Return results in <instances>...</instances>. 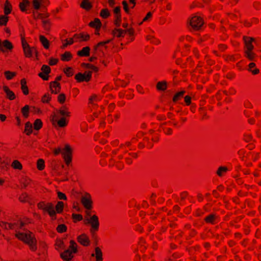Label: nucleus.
I'll use <instances>...</instances> for the list:
<instances>
[{
    "label": "nucleus",
    "instance_id": "19",
    "mask_svg": "<svg viewBox=\"0 0 261 261\" xmlns=\"http://www.w3.org/2000/svg\"><path fill=\"white\" fill-rule=\"evenodd\" d=\"M90 48L88 46L84 47L82 50L77 51V55L80 57H88L90 55Z\"/></svg>",
    "mask_w": 261,
    "mask_h": 261
},
{
    "label": "nucleus",
    "instance_id": "7",
    "mask_svg": "<svg viewBox=\"0 0 261 261\" xmlns=\"http://www.w3.org/2000/svg\"><path fill=\"white\" fill-rule=\"evenodd\" d=\"M22 45L24 55L25 57L31 58L33 54H37V52L36 48L34 47H31L26 42L22 41Z\"/></svg>",
    "mask_w": 261,
    "mask_h": 261
},
{
    "label": "nucleus",
    "instance_id": "30",
    "mask_svg": "<svg viewBox=\"0 0 261 261\" xmlns=\"http://www.w3.org/2000/svg\"><path fill=\"white\" fill-rule=\"evenodd\" d=\"M72 57L71 54L69 51H66L64 54L61 55V60L63 61H69Z\"/></svg>",
    "mask_w": 261,
    "mask_h": 261
},
{
    "label": "nucleus",
    "instance_id": "38",
    "mask_svg": "<svg viewBox=\"0 0 261 261\" xmlns=\"http://www.w3.org/2000/svg\"><path fill=\"white\" fill-rule=\"evenodd\" d=\"M111 40L109 39V40H107L105 41H102V42H99L96 45H95L94 46V50L95 51L98 50L100 47H101V46H105L107 44H108L109 43H110L111 42Z\"/></svg>",
    "mask_w": 261,
    "mask_h": 261
},
{
    "label": "nucleus",
    "instance_id": "23",
    "mask_svg": "<svg viewBox=\"0 0 261 261\" xmlns=\"http://www.w3.org/2000/svg\"><path fill=\"white\" fill-rule=\"evenodd\" d=\"M31 182V180L27 177H23L20 179V183L22 188H26Z\"/></svg>",
    "mask_w": 261,
    "mask_h": 261
},
{
    "label": "nucleus",
    "instance_id": "6",
    "mask_svg": "<svg viewBox=\"0 0 261 261\" xmlns=\"http://www.w3.org/2000/svg\"><path fill=\"white\" fill-rule=\"evenodd\" d=\"M188 24L193 30L198 31L201 29L203 24V21L200 17L194 16L190 20Z\"/></svg>",
    "mask_w": 261,
    "mask_h": 261
},
{
    "label": "nucleus",
    "instance_id": "63",
    "mask_svg": "<svg viewBox=\"0 0 261 261\" xmlns=\"http://www.w3.org/2000/svg\"><path fill=\"white\" fill-rule=\"evenodd\" d=\"M137 90L138 92H139L141 94H144L145 93V91L143 90V88L140 85H137L136 87Z\"/></svg>",
    "mask_w": 261,
    "mask_h": 261
},
{
    "label": "nucleus",
    "instance_id": "54",
    "mask_svg": "<svg viewBox=\"0 0 261 261\" xmlns=\"http://www.w3.org/2000/svg\"><path fill=\"white\" fill-rule=\"evenodd\" d=\"M227 171V168L225 167H220L218 170L217 172V174L221 176H222V172H226Z\"/></svg>",
    "mask_w": 261,
    "mask_h": 261
},
{
    "label": "nucleus",
    "instance_id": "47",
    "mask_svg": "<svg viewBox=\"0 0 261 261\" xmlns=\"http://www.w3.org/2000/svg\"><path fill=\"white\" fill-rule=\"evenodd\" d=\"M184 93H185L184 91H181L176 93L173 97V101L174 102H176L179 97H182L184 95Z\"/></svg>",
    "mask_w": 261,
    "mask_h": 261
},
{
    "label": "nucleus",
    "instance_id": "48",
    "mask_svg": "<svg viewBox=\"0 0 261 261\" xmlns=\"http://www.w3.org/2000/svg\"><path fill=\"white\" fill-rule=\"evenodd\" d=\"M67 123L66 122L65 119L64 118H61L58 121V125L61 127H64L67 125Z\"/></svg>",
    "mask_w": 261,
    "mask_h": 261
},
{
    "label": "nucleus",
    "instance_id": "49",
    "mask_svg": "<svg viewBox=\"0 0 261 261\" xmlns=\"http://www.w3.org/2000/svg\"><path fill=\"white\" fill-rule=\"evenodd\" d=\"M8 21V18L6 16H1L0 17V25H6Z\"/></svg>",
    "mask_w": 261,
    "mask_h": 261
},
{
    "label": "nucleus",
    "instance_id": "13",
    "mask_svg": "<svg viewBox=\"0 0 261 261\" xmlns=\"http://www.w3.org/2000/svg\"><path fill=\"white\" fill-rule=\"evenodd\" d=\"M126 33V31L119 28L114 29L112 31L113 35L118 38L124 37Z\"/></svg>",
    "mask_w": 261,
    "mask_h": 261
},
{
    "label": "nucleus",
    "instance_id": "46",
    "mask_svg": "<svg viewBox=\"0 0 261 261\" xmlns=\"http://www.w3.org/2000/svg\"><path fill=\"white\" fill-rule=\"evenodd\" d=\"M152 14L151 12H148L146 16L143 18V20L139 23V25H141L143 22L148 21L150 20L152 17Z\"/></svg>",
    "mask_w": 261,
    "mask_h": 261
},
{
    "label": "nucleus",
    "instance_id": "9",
    "mask_svg": "<svg viewBox=\"0 0 261 261\" xmlns=\"http://www.w3.org/2000/svg\"><path fill=\"white\" fill-rule=\"evenodd\" d=\"M91 77V72H85L84 73H79L75 76V79L79 82L89 81Z\"/></svg>",
    "mask_w": 261,
    "mask_h": 261
},
{
    "label": "nucleus",
    "instance_id": "61",
    "mask_svg": "<svg viewBox=\"0 0 261 261\" xmlns=\"http://www.w3.org/2000/svg\"><path fill=\"white\" fill-rule=\"evenodd\" d=\"M58 62V60L55 58H50L49 60V64L51 66L56 65Z\"/></svg>",
    "mask_w": 261,
    "mask_h": 261
},
{
    "label": "nucleus",
    "instance_id": "32",
    "mask_svg": "<svg viewBox=\"0 0 261 261\" xmlns=\"http://www.w3.org/2000/svg\"><path fill=\"white\" fill-rule=\"evenodd\" d=\"M32 125L30 122H27L25 124L24 133L27 135H30L32 133Z\"/></svg>",
    "mask_w": 261,
    "mask_h": 261
},
{
    "label": "nucleus",
    "instance_id": "10",
    "mask_svg": "<svg viewBox=\"0 0 261 261\" xmlns=\"http://www.w3.org/2000/svg\"><path fill=\"white\" fill-rule=\"evenodd\" d=\"M13 45L8 40H5L3 41L0 40V50L3 52H5L8 50H11L13 48Z\"/></svg>",
    "mask_w": 261,
    "mask_h": 261
},
{
    "label": "nucleus",
    "instance_id": "60",
    "mask_svg": "<svg viewBox=\"0 0 261 261\" xmlns=\"http://www.w3.org/2000/svg\"><path fill=\"white\" fill-rule=\"evenodd\" d=\"M39 76L43 80L47 81L48 80V73H44L43 72H40V73H39Z\"/></svg>",
    "mask_w": 261,
    "mask_h": 261
},
{
    "label": "nucleus",
    "instance_id": "34",
    "mask_svg": "<svg viewBox=\"0 0 261 261\" xmlns=\"http://www.w3.org/2000/svg\"><path fill=\"white\" fill-rule=\"evenodd\" d=\"M100 16L104 19H106L110 16V12L108 9H103L101 10Z\"/></svg>",
    "mask_w": 261,
    "mask_h": 261
},
{
    "label": "nucleus",
    "instance_id": "3",
    "mask_svg": "<svg viewBox=\"0 0 261 261\" xmlns=\"http://www.w3.org/2000/svg\"><path fill=\"white\" fill-rule=\"evenodd\" d=\"M243 40L245 45V47L247 48L245 50L244 53L245 56L250 60H253L254 57L256 56L255 54L252 51L253 49V45L252 42L254 41L253 38L244 36Z\"/></svg>",
    "mask_w": 261,
    "mask_h": 261
},
{
    "label": "nucleus",
    "instance_id": "14",
    "mask_svg": "<svg viewBox=\"0 0 261 261\" xmlns=\"http://www.w3.org/2000/svg\"><path fill=\"white\" fill-rule=\"evenodd\" d=\"M3 90L6 93V97L10 99V100H12L15 98V95L14 93L11 91L8 87L6 86H4L3 87Z\"/></svg>",
    "mask_w": 261,
    "mask_h": 261
},
{
    "label": "nucleus",
    "instance_id": "24",
    "mask_svg": "<svg viewBox=\"0 0 261 261\" xmlns=\"http://www.w3.org/2000/svg\"><path fill=\"white\" fill-rule=\"evenodd\" d=\"M39 40L41 44L45 49H48L49 48V42L46 38H45L43 35H40L39 36Z\"/></svg>",
    "mask_w": 261,
    "mask_h": 261
},
{
    "label": "nucleus",
    "instance_id": "57",
    "mask_svg": "<svg viewBox=\"0 0 261 261\" xmlns=\"http://www.w3.org/2000/svg\"><path fill=\"white\" fill-rule=\"evenodd\" d=\"M57 194H58V197L60 199H61V200H66L67 199L66 196L63 193L61 192H58L57 193Z\"/></svg>",
    "mask_w": 261,
    "mask_h": 261
},
{
    "label": "nucleus",
    "instance_id": "62",
    "mask_svg": "<svg viewBox=\"0 0 261 261\" xmlns=\"http://www.w3.org/2000/svg\"><path fill=\"white\" fill-rule=\"evenodd\" d=\"M87 68L92 70V71H97L98 70V68L94 66V65H93L92 64H87Z\"/></svg>",
    "mask_w": 261,
    "mask_h": 261
},
{
    "label": "nucleus",
    "instance_id": "5",
    "mask_svg": "<svg viewBox=\"0 0 261 261\" xmlns=\"http://www.w3.org/2000/svg\"><path fill=\"white\" fill-rule=\"evenodd\" d=\"M87 215L89 216V217L87 218L86 220L87 221V223L91 226V232L94 233L97 231L99 227V222L98 216L95 215L91 216L89 213H88Z\"/></svg>",
    "mask_w": 261,
    "mask_h": 261
},
{
    "label": "nucleus",
    "instance_id": "64",
    "mask_svg": "<svg viewBox=\"0 0 261 261\" xmlns=\"http://www.w3.org/2000/svg\"><path fill=\"white\" fill-rule=\"evenodd\" d=\"M156 88L158 90H163V82H159L156 85Z\"/></svg>",
    "mask_w": 261,
    "mask_h": 261
},
{
    "label": "nucleus",
    "instance_id": "45",
    "mask_svg": "<svg viewBox=\"0 0 261 261\" xmlns=\"http://www.w3.org/2000/svg\"><path fill=\"white\" fill-rule=\"evenodd\" d=\"M37 168L39 170H42L44 168V161L42 159L38 160Z\"/></svg>",
    "mask_w": 261,
    "mask_h": 261
},
{
    "label": "nucleus",
    "instance_id": "53",
    "mask_svg": "<svg viewBox=\"0 0 261 261\" xmlns=\"http://www.w3.org/2000/svg\"><path fill=\"white\" fill-rule=\"evenodd\" d=\"M65 99H66V96L64 94L61 93L59 95V96L58 97V100L60 103H64L65 101Z\"/></svg>",
    "mask_w": 261,
    "mask_h": 261
},
{
    "label": "nucleus",
    "instance_id": "35",
    "mask_svg": "<svg viewBox=\"0 0 261 261\" xmlns=\"http://www.w3.org/2000/svg\"><path fill=\"white\" fill-rule=\"evenodd\" d=\"M121 21V15H114V23L117 28H118L120 26Z\"/></svg>",
    "mask_w": 261,
    "mask_h": 261
},
{
    "label": "nucleus",
    "instance_id": "17",
    "mask_svg": "<svg viewBox=\"0 0 261 261\" xmlns=\"http://www.w3.org/2000/svg\"><path fill=\"white\" fill-rule=\"evenodd\" d=\"M122 4L125 12L127 13H129V8H134L136 5V2H129V5H128L127 2L126 1H123L122 3Z\"/></svg>",
    "mask_w": 261,
    "mask_h": 261
},
{
    "label": "nucleus",
    "instance_id": "31",
    "mask_svg": "<svg viewBox=\"0 0 261 261\" xmlns=\"http://www.w3.org/2000/svg\"><path fill=\"white\" fill-rule=\"evenodd\" d=\"M12 6L10 3L7 0L5 4L4 13L5 15L10 14L11 12Z\"/></svg>",
    "mask_w": 261,
    "mask_h": 261
},
{
    "label": "nucleus",
    "instance_id": "1",
    "mask_svg": "<svg viewBox=\"0 0 261 261\" xmlns=\"http://www.w3.org/2000/svg\"><path fill=\"white\" fill-rule=\"evenodd\" d=\"M30 222L31 220L29 219L24 218L13 224L2 222L0 223V226L4 229L15 230L16 237L28 244L31 250L35 251L37 249L36 240L34 234L28 230H24L25 225Z\"/></svg>",
    "mask_w": 261,
    "mask_h": 261
},
{
    "label": "nucleus",
    "instance_id": "12",
    "mask_svg": "<svg viewBox=\"0 0 261 261\" xmlns=\"http://www.w3.org/2000/svg\"><path fill=\"white\" fill-rule=\"evenodd\" d=\"M78 242L83 246H88L90 241L89 238L85 234H82L77 237Z\"/></svg>",
    "mask_w": 261,
    "mask_h": 261
},
{
    "label": "nucleus",
    "instance_id": "52",
    "mask_svg": "<svg viewBox=\"0 0 261 261\" xmlns=\"http://www.w3.org/2000/svg\"><path fill=\"white\" fill-rule=\"evenodd\" d=\"M41 71L42 72L44 73H49L50 72V67L46 65H43L41 67Z\"/></svg>",
    "mask_w": 261,
    "mask_h": 261
},
{
    "label": "nucleus",
    "instance_id": "36",
    "mask_svg": "<svg viewBox=\"0 0 261 261\" xmlns=\"http://www.w3.org/2000/svg\"><path fill=\"white\" fill-rule=\"evenodd\" d=\"M216 219L217 216L215 214H211L205 218V220L207 223H214Z\"/></svg>",
    "mask_w": 261,
    "mask_h": 261
},
{
    "label": "nucleus",
    "instance_id": "26",
    "mask_svg": "<svg viewBox=\"0 0 261 261\" xmlns=\"http://www.w3.org/2000/svg\"><path fill=\"white\" fill-rule=\"evenodd\" d=\"M81 7L86 10H89L92 8V4L88 0H83L80 5Z\"/></svg>",
    "mask_w": 261,
    "mask_h": 261
},
{
    "label": "nucleus",
    "instance_id": "39",
    "mask_svg": "<svg viewBox=\"0 0 261 261\" xmlns=\"http://www.w3.org/2000/svg\"><path fill=\"white\" fill-rule=\"evenodd\" d=\"M42 126V122L40 119H36L34 123V128L36 130L40 129Z\"/></svg>",
    "mask_w": 261,
    "mask_h": 261
},
{
    "label": "nucleus",
    "instance_id": "55",
    "mask_svg": "<svg viewBox=\"0 0 261 261\" xmlns=\"http://www.w3.org/2000/svg\"><path fill=\"white\" fill-rule=\"evenodd\" d=\"M72 218L75 221H81L83 219V217L80 214H72Z\"/></svg>",
    "mask_w": 261,
    "mask_h": 261
},
{
    "label": "nucleus",
    "instance_id": "44",
    "mask_svg": "<svg viewBox=\"0 0 261 261\" xmlns=\"http://www.w3.org/2000/svg\"><path fill=\"white\" fill-rule=\"evenodd\" d=\"M67 227L64 224H60L57 227V230L59 233H63L66 231Z\"/></svg>",
    "mask_w": 261,
    "mask_h": 261
},
{
    "label": "nucleus",
    "instance_id": "56",
    "mask_svg": "<svg viewBox=\"0 0 261 261\" xmlns=\"http://www.w3.org/2000/svg\"><path fill=\"white\" fill-rule=\"evenodd\" d=\"M40 16V19L41 20L42 22H43V21L48 20L47 18L49 17V15L48 13H41Z\"/></svg>",
    "mask_w": 261,
    "mask_h": 261
},
{
    "label": "nucleus",
    "instance_id": "16",
    "mask_svg": "<svg viewBox=\"0 0 261 261\" xmlns=\"http://www.w3.org/2000/svg\"><path fill=\"white\" fill-rule=\"evenodd\" d=\"M50 88L52 93L57 94L60 90V84L57 81L53 82L50 84Z\"/></svg>",
    "mask_w": 261,
    "mask_h": 261
},
{
    "label": "nucleus",
    "instance_id": "11",
    "mask_svg": "<svg viewBox=\"0 0 261 261\" xmlns=\"http://www.w3.org/2000/svg\"><path fill=\"white\" fill-rule=\"evenodd\" d=\"M90 38V35L87 34L80 33L74 35V39L75 42H81L88 41Z\"/></svg>",
    "mask_w": 261,
    "mask_h": 261
},
{
    "label": "nucleus",
    "instance_id": "21",
    "mask_svg": "<svg viewBox=\"0 0 261 261\" xmlns=\"http://www.w3.org/2000/svg\"><path fill=\"white\" fill-rule=\"evenodd\" d=\"M92 256H95L96 261H102V253L99 247L95 248V254H92Z\"/></svg>",
    "mask_w": 261,
    "mask_h": 261
},
{
    "label": "nucleus",
    "instance_id": "20",
    "mask_svg": "<svg viewBox=\"0 0 261 261\" xmlns=\"http://www.w3.org/2000/svg\"><path fill=\"white\" fill-rule=\"evenodd\" d=\"M89 25L95 30H99L101 26V23L99 19L95 18L93 21L89 23Z\"/></svg>",
    "mask_w": 261,
    "mask_h": 261
},
{
    "label": "nucleus",
    "instance_id": "2",
    "mask_svg": "<svg viewBox=\"0 0 261 261\" xmlns=\"http://www.w3.org/2000/svg\"><path fill=\"white\" fill-rule=\"evenodd\" d=\"M77 244L74 241H70V245L68 249L60 254L61 257L64 261H69L73 257V254L77 252Z\"/></svg>",
    "mask_w": 261,
    "mask_h": 261
},
{
    "label": "nucleus",
    "instance_id": "59",
    "mask_svg": "<svg viewBox=\"0 0 261 261\" xmlns=\"http://www.w3.org/2000/svg\"><path fill=\"white\" fill-rule=\"evenodd\" d=\"M145 242L143 239H141L139 242V245L140 247L141 251L144 249L146 247L145 246Z\"/></svg>",
    "mask_w": 261,
    "mask_h": 261
},
{
    "label": "nucleus",
    "instance_id": "40",
    "mask_svg": "<svg viewBox=\"0 0 261 261\" xmlns=\"http://www.w3.org/2000/svg\"><path fill=\"white\" fill-rule=\"evenodd\" d=\"M4 74L6 76V78L8 80H10L12 79L16 75V73L14 72H11L10 71H6L4 72Z\"/></svg>",
    "mask_w": 261,
    "mask_h": 261
},
{
    "label": "nucleus",
    "instance_id": "37",
    "mask_svg": "<svg viewBox=\"0 0 261 261\" xmlns=\"http://www.w3.org/2000/svg\"><path fill=\"white\" fill-rule=\"evenodd\" d=\"M64 207V203L62 201H58L56 206V212L61 213L63 211Z\"/></svg>",
    "mask_w": 261,
    "mask_h": 261
},
{
    "label": "nucleus",
    "instance_id": "27",
    "mask_svg": "<svg viewBox=\"0 0 261 261\" xmlns=\"http://www.w3.org/2000/svg\"><path fill=\"white\" fill-rule=\"evenodd\" d=\"M11 167L14 169H17L19 170H21L22 169V164L19 161L17 160H14L12 162L11 164Z\"/></svg>",
    "mask_w": 261,
    "mask_h": 261
},
{
    "label": "nucleus",
    "instance_id": "25",
    "mask_svg": "<svg viewBox=\"0 0 261 261\" xmlns=\"http://www.w3.org/2000/svg\"><path fill=\"white\" fill-rule=\"evenodd\" d=\"M30 2L28 0H23L19 4V8L22 12L27 11V8L29 6Z\"/></svg>",
    "mask_w": 261,
    "mask_h": 261
},
{
    "label": "nucleus",
    "instance_id": "51",
    "mask_svg": "<svg viewBox=\"0 0 261 261\" xmlns=\"http://www.w3.org/2000/svg\"><path fill=\"white\" fill-rule=\"evenodd\" d=\"M65 41L66 42L63 44V47H66L68 45L72 44L74 42H75L74 39V37L73 38H70L69 40L66 39Z\"/></svg>",
    "mask_w": 261,
    "mask_h": 261
},
{
    "label": "nucleus",
    "instance_id": "43",
    "mask_svg": "<svg viewBox=\"0 0 261 261\" xmlns=\"http://www.w3.org/2000/svg\"><path fill=\"white\" fill-rule=\"evenodd\" d=\"M51 99V96L49 93L45 94L42 97L41 101L43 103H48Z\"/></svg>",
    "mask_w": 261,
    "mask_h": 261
},
{
    "label": "nucleus",
    "instance_id": "58",
    "mask_svg": "<svg viewBox=\"0 0 261 261\" xmlns=\"http://www.w3.org/2000/svg\"><path fill=\"white\" fill-rule=\"evenodd\" d=\"M37 11L38 10L33 11V15L35 19H40L41 17L40 15H41V13H38Z\"/></svg>",
    "mask_w": 261,
    "mask_h": 261
},
{
    "label": "nucleus",
    "instance_id": "29",
    "mask_svg": "<svg viewBox=\"0 0 261 261\" xmlns=\"http://www.w3.org/2000/svg\"><path fill=\"white\" fill-rule=\"evenodd\" d=\"M42 27L44 30L46 31L49 32L50 30L51 27V22L49 19H48L47 20H44L43 21V22H42Z\"/></svg>",
    "mask_w": 261,
    "mask_h": 261
},
{
    "label": "nucleus",
    "instance_id": "41",
    "mask_svg": "<svg viewBox=\"0 0 261 261\" xmlns=\"http://www.w3.org/2000/svg\"><path fill=\"white\" fill-rule=\"evenodd\" d=\"M21 111L23 117L27 118L29 116V106L28 105H25L21 109Z\"/></svg>",
    "mask_w": 261,
    "mask_h": 261
},
{
    "label": "nucleus",
    "instance_id": "33",
    "mask_svg": "<svg viewBox=\"0 0 261 261\" xmlns=\"http://www.w3.org/2000/svg\"><path fill=\"white\" fill-rule=\"evenodd\" d=\"M64 242L61 240H57L55 244L56 249L58 251H60L64 248Z\"/></svg>",
    "mask_w": 261,
    "mask_h": 261
},
{
    "label": "nucleus",
    "instance_id": "18",
    "mask_svg": "<svg viewBox=\"0 0 261 261\" xmlns=\"http://www.w3.org/2000/svg\"><path fill=\"white\" fill-rule=\"evenodd\" d=\"M31 4L33 10H38L43 5V0H32Z\"/></svg>",
    "mask_w": 261,
    "mask_h": 261
},
{
    "label": "nucleus",
    "instance_id": "50",
    "mask_svg": "<svg viewBox=\"0 0 261 261\" xmlns=\"http://www.w3.org/2000/svg\"><path fill=\"white\" fill-rule=\"evenodd\" d=\"M64 73L67 76L70 77L72 76L73 74V69L71 67H67L64 70Z\"/></svg>",
    "mask_w": 261,
    "mask_h": 261
},
{
    "label": "nucleus",
    "instance_id": "8",
    "mask_svg": "<svg viewBox=\"0 0 261 261\" xmlns=\"http://www.w3.org/2000/svg\"><path fill=\"white\" fill-rule=\"evenodd\" d=\"M81 202L86 208L88 210L92 208V201L91 196L89 194L86 193L82 197Z\"/></svg>",
    "mask_w": 261,
    "mask_h": 261
},
{
    "label": "nucleus",
    "instance_id": "42",
    "mask_svg": "<svg viewBox=\"0 0 261 261\" xmlns=\"http://www.w3.org/2000/svg\"><path fill=\"white\" fill-rule=\"evenodd\" d=\"M60 114L63 116H69L70 113L68 111L67 109L63 107L61 108V109L59 110Z\"/></svg>",
    "mask_w": 261,
    "mask_h": 261
},
{
    "label": "nucleus",
    "instance_id": "15",
    "mask_svg": "<svg viewBox=\"0 0 261 261\" xmlns=\"http://www.w3.org/2000/svg\"><path fill=\"white\" fill-rule=\"evenodd\" d=\"M62 153L63 156V158H71L72 156V150L71 147L69 145H66L63 151H62Z\"/></svg>",
    "mask_w": 261,
    "mask_h": 261
},
{
    "label": "nucleus",
    "instance_id": "4",
    "mask_svg": "<svg viewBox=\"0 0 261 261\" xmlns=\"http://www.w3.org/2000/svg\"><path fill=\"white\" fill-rule=\"evenodd\" d=\"M38 207L48 213L52 219H56V212L53 204L49 202H40L38 204Z\"/></svg>",
    "mask_w": 261,
    "mask_h": 261
},
{
    "label": "nucleus",
    "instance_id": "22",
    "mask_svg": "<svg viewBox=\"0 0 261 261\" xmlns=\"http://www.w3.org/2000/svg\"><path fill=\"white\" fill-rule=\"evenodd\" d=\"M21 83V89L23 93L27 95L29 94V89L27 85V82L24 79H23L20 81Z\"/></svg>",
    "mask_w": 261,
    "mask_h": 261
},
{
    "label": "nucleus",
    "instance_id": "28",
    "mask_svg": "<svg viewBox=\"0 0 261 261\" xmlns=\"http://www.w3.org/2000/svg\"><path fill=\"white\" fill-rule=\"evenodd\" d=\"M100 100L99 97L96 95H93L89 98V105H91L92 107L95 106L96 103Z\"/></svg>",
    "mask_w": 261,
    "mask_h": 261
}]
</instances>
